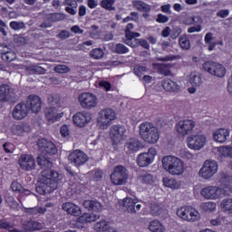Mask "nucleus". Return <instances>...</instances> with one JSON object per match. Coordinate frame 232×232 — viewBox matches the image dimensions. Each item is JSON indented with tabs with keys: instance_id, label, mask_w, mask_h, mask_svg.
<instances>
[{
	"instance_id": "obj_1",
	"label": "nucleus",
	"mask_w": 232,
	"mask_h": 232,
	"mask_svg": "<svg viewBox=\"0 0 232 232\" xmlns=\"http://www.w3.org/2000/svg\"><path fill=\"white\" fill-rule=\"evenodd\" d=\"M37 162L41 168L47 169H44L41 173L36 191L40 193V195H48L57 189L59 182L63 180V175L49 169L52 168V162L44 156H38Z\"/></svg>"
},
{
	"instance_id": "obj_2",
	"label": "nucleus",
	"mask_w": 232,
	"mask_h": 232,
	"mask_svg": "<svg viewBox=\"0 0 232 232\" xmlns=\"http://www.w3.org/2000/svg\"><path fill=\"white\" fill-rule=\"evenodd\" d=\"M221 185L220 187L217 186H208L201 189L200 195L206 200H218L224 197H229L232 193V177L231 176H223L220 178Z\"/></svg>"
},
{
	"instance_id": "obj_3",
	"label": "nucleus",
	"mask_w": 232,
	"mask_h": 232,
	"mask_svg": "<svg viewBox=\"0 0 232 232\" xmlns=\"http://www.w3.org/2000/svg\"><path fill=\"white\" fill-rule=\"evenodd\" d=\"M161 164L163 169L172 177H180L186 171L184 161L174 155L164 156L161 160Z\"/></svg>"
},
{
	"instance_id": "obj_4",
	"label": "nucleus",
	"mask_w": 232,
	"mask_h": 232,
	"mask_svg": "<svg viewBox=\"0 0 232 232\" xmlns=\"http://www.w3.org/2000/svg\"><path fill=\"white\" fill-rule=\"evenodd\" d=\"M140 137L147 144H157L160 139V131L152 123L143 122L140 124Z\"/></svg>"
},
{
	"instance_id": "obj_5",
	"label": "nucleus",
	"mask_w": 232,
	"mask_h": 232,
	"mask_svg": "<svg viewBox=\"0 0 232 232\" xmlns=\"http://www.w3.org/2000/svg\"><path fill=\"white\" fill-rule=\"evenodd\" d=\"M176 215L181 220L190 223L198 222L201 218L200 212L192 206L179 207L176 211Z\"/></svg>"
},
{
	"instance_id": "obj_6",
	"label": "nucleus",
	"mask_w": 232,
	"mask_h": 232,
	"mask_svg": "<svg viewBox=\"0 0 232 232\" xmlns=\"http://www.w3.org/2000/svg\"><path fill=\"white\" fill-rule=\"evenodd\" d=\"M208 144V138L202 133H192L189 134L186 139V145L188 150L193 151H200Z\"/></svg>"
},
{
	"instance_id": "obj_7",
	"label": "nucleus",
	"mask_w": 232,
	"mask_h": 232,
	"mask_svg": "<svg viewBox=\"0 0 232 232\" xmlns=\"http://www.w3.org/2000/svg\"><path fill=\"white\" fill-rule=\"evenodd\" d=\"M117 114L112 109L107 108L101 110L98 113L97 126L102 130H107L111 124L112 121H115Z\"/></svg>"
},
{
	"instance_id": "obj_8",
	"label": "nucleus",
	"mask_w": 232,
	"mask_h": 232,
	"mask_svg": "<svg viewBox=\"0 0 232 232\" xmlns=\"http://www.w3.org/2000/svg\"><path fill=\"white\" fill-rule=\"evenodd\" d=\"M109 137L113 148H118L126 140V127L122 125H112L110 129Z\"/></svg>"
},
{
	"instance_id": "obj_9",
	"label": "nucleus",
	"mask_w": 232,
	"mask_h": 232,
	"mask_svg": "<svg viewBox=\"0 0 232 232\" xmlns=\"http://www.w3.org/2000/svg\"><path fill=\"white\" fill-rule=\"evenodd\" d=\"M203 70L207 72V73H209L218 79L226 77V73L227 72L224 64L213 61L205 62L203 63Z\"/></svg>"
},
{
	"instance_id": "obj_10",
	"label": "nucleus",
	"mask_w": 232,
	"mask_h": 232,
	"mask_svg": "<svg viewBox=\"0 0 232 232\" xmlns=\"http://www.w3.org/2000/svg\"><path fill=\"white\" fill-rule=\"evenodd\" d=\"M218 172V163L213 160H207L203 167L199 169L198 175L205 180H209L212 177H215Z\"/></svg>"
},
{
	"instance_id": "obj_11",
	"label": "nucleus",
	"mask_w": 232,
	"mask_h": 232,
	"mask_svg": "<svg viewBox=\"0 0 232 232\" xmlns=\"http://www.w3.org/2000/svg\"><path fill=\"white\" fill-rule=\"evenodd\" d=\"M157 149L151 147L148 150L147 152L140 153L137 156V165L140 168H148V166H150V164L155 162V157H157Z\"/></svg>"
},
{
	"instance_id": "obj_12",
	"label": "nucleus",
	"mask_w": 232,
	"mask_h": 232,
	"mask_svg": "<svg viewBox=\"0 0 232 232\" xmlns=\"http://www.w3.org/2000/svg\"><path fill=\"white\" fill-rule=\"evenodd\" d=\"M111 180L114 186H122L128 182V169L124 166L115 167L111 174Z\"/></svg>"
},
{
	"instance_id": "obj_13",
	"label": "nucleus",
	"mask_w": 232,
	"mask_h": 232,
	"mask_svg": "<svg viewBox=\"0 0 232 232\" xmlns=\"http://www.w3.org/2000/svg\"><path fill=\"white\" fill-rule=\"evenodd\" d=\"M196 126L197 122L192 119H183L176 124V131H178L179 135L181 137H186V135H189V133L193 131Z\"/></svg>"
},
{
	"instance_id": "obj_14",
	"label": "nucleus",
	"mask_w": 232,
	"mask_h": 232,
	"mask_svg": "<svg viewBox=\"0 0 232 232\" xmlns=\"http://www.w3.org/2000/svg\"><path fill=\"white\" fill-rule=\"evenodd\" d=\"M101 216L99 214H90L85 213L81 217L77 218L76 220L70 221L71 227H78L79 229L84 227V224H90L92 222H95V220H99Z\"/></svg>"
},
{
	"instance_id": "obj_15",
	"label": "nucleus",
	"mask_w": 232,
	"mask_h": 232,
	"mask_svg": "<svg viewBox=\"0 0 232 232\" xmlns=\"http://www.w3.org/2000/svg\"><path fill=\"white\" fill-rule=\"evenodd\" d=\"M78 101L82 108H86L87 110H92V108H95L98 104L97 96L91 92L81 93Z\"/></svg>"
},
{
	"instance_id": "obj_16",
	"label": "nucleus",
	"mask_w": 232,
	"mask_h": 232,
	"mask_svg": "<svg viewBox=\"0 0 232 232\" xmlns=\"http://www.w3.org/2000/svg\"><path fill=\"white\" fill-rule=\"evenodd\" d=\"M231 136V130L227 127H220L212 132V138L217 144H224L227 142V139Z\"/></svg>"
},
{
	"instance_id": "obj_17",
	"label": "nucleus",
	"mask_w": 232,
	"mask_h": 232,
	"mask_svg": "<svg viewBox=\"0 0 232 232\" xmlns=\"http://www.w3.org/2000/svg\"><path fill=\"white\" fill-rule=\"evenodd\" d=\"M69 160L73 166H83L88 162V155L82 150H76L69 155Z\"/></svg>"
},
{
	"instance_id": "obj_18",
	"label": "nucleus",
	"mask_w": 232,
	"mask_h": 232,
	"mask_svg": "<svg viewBox=\"0 0 232 232\" xmlns=\"http://www.w3.org/2000/svg\"><path fill=\"white\" fill-rule=\"evenodd\" d=\"M19 168L24 171H32L35 169V159L32 155L23 154L18 160Z\"/></svg>"
},
{
	"instance_id": "obj_19",
	"label": "nucleus",
	"mask_w": 232,
	"mask_h": 232,
	"mask_svg": "<svg viewBox=\"0 0 232 232\" xmlns=\"http://www.w3.org/2000/svg\"><path fill=\"white\" fill-rule=\"evenodd\" d=\"M45 117L49 122H57L64 117V111H61V107H50L45 110Z\"/></svg>"
},
{
	"instance_id": "obj_20",
	"label": "nucleus",
	"mask_w": 232,
	"mask_h": 232,
	"mask_svg": "<svg viewBox=\"0 0 232 232\" xmlns=\"http://www.w3.org/2000/svg\"><path fill=\"white\" fill-rule=\"evenodd\" d=\"M72 121L75 126L83 128V126H86V124L92 121V114L85 111H80L73 115Z\"/></svg>"
},
{
	"instance_id": "obj_21",
	"label": "nucleus",
	"mask_w": 232,
	"mask_h": 232,
	"mask_svg": "<svg viewBox=\"0 0 232 232\" xmlns=\"http://www.w3.org/2000/svg\"><path fill=\"white\" fill-rule=\"evenodd\" d=\"M62 209L67 213V215H71V217H81L82 213L81 207L73 202L63 203Z\"/></svg>"
},
{
	"instance_id": "obj_22",
	"label": "nucleus",
	"mask_w": 232,
	"mask_h": 232,
	"mask_svg": "<svg viewBox=\"0 0 232 232\" xmlns=\"http://www.w3.org/2000/svg\"><path fill=\"white\" fill-rule=\"evenodd\" d=\"M15 97V92L8 84H3L0 86V101L2 102H8Z\"/></svg>"
},
{
	"instance_id": "obj_23",
	"label": "nucleus",
	"mask_w": 232,
	"mask_h": 232,
	"mask_svg": "<svg viewBox=\"0 0 232 232\" xmlns=\"http://www.w3.org/2000/svg\"><path fill=\"white\" fill-rule=\"evenodd\" d=\"M38 147L40 151H45V153H48L49 155H55V153H57V148L55 147V144L46 139L39 140Z\"/></svg>"
},
{
	"instance_id": "obj_24",
	"label": "nucleus",
	"mask_w": 232,
	"mask_h": 232,
	"mask_svg": "<svg viewBox=\"0 0 232 232\" xmlns=\"http://www.w3.org/2000/svg\"><path fill=\"white\" fill-rule=\"evenodd\" d=\"M219 160L223 159H232V145H221L214 149Z\"/></svg>"
},
{
	"instance_id": "obj_25",
	"label": "nucleus",
	"mask_w": 232,
	"mask_h": 232,
	"mask_svg": "<svg viewBox=\"0 0 232 232\" xmlns=\"http://www.w3.org/2000/svg\"><path fill=\"white\" fill-rule=\"evenodd\" d=\"M120 204L126 208L127 213H130V215H135L137 213L135 206L139 204V198H132L127 197L122 200H120Z\"/></svg>"
},
{
	"instance_id": "obj_26",
	"label": "nucleus",
	"mask_w": 232,
	"mask_h": 232,
	"mask_svg": "<svg viewBox=\"0 0 232 232\" xmlns=\"http://www.w3.org/2000/svg\"><path fill=\"white\" fill-rule=\"evenodd\" d=\"M28 115V105L26 103H18L13 110V117L16 121H21Z\"/></svg>"
},
{
	"instance_id": "obj_27",
	"label": "nucleus",
	"mask_w": 232,
	"mask_h": 232,
	"mask_svg": "<svg viewBox=\"0 0 232 232\" xmlns=\"http://www.w3.org/2000/svg\"><path fill=\"white\" fill-rule=\"evenodd\" d=\"M26 102L33 113H39L41 111V98L39 96L30 95Z\"/></svg>"
},
{
	"instance_id": "obj_28",
	"label": "nucleus",
	"mask_w": 232,
	"mask_h": 232,
	"mask_svg": "<svg viewBox=\"0 0 232 232\" xmlns=\"http://www.w3.org/2000/svg\"><path fill=\"white\" fill-rule=\"evenodd\" d=\"M162 87L165 92H169V93H179L180 92L179 83L171 80H164L162 82Z\"/></svg>"
},
{
	"instance_id": "obj_29",
	"label": "nucleus",
	"mask_w": 232,
	"mask_h": 232,
	"mask_svg": "<svg viewBox=\"0 0 232 232\" xmlns=\"http://www.w3.org/2000/svg\"><path fill=\"white\" fill-rule=\"evenodd\" d=\"M83 208L88 211H94L96 213L102 211V205L97 200L87 199L83 201Z\"/></svg>"
},
{
	"instance_id": "obj_30",
	"label": "nucleus",
	"mask_w": 232,
	"mask_h": 232,
	"mask_svg": "<svg viewBox=\"0 0 232 232\" xmlns=\"http://www.w3.org/2000/svg\"><path fill=\"white\" fill-rule=\"evenodd\" d=\"M124 43L127 46H130V48H137V46H142L145 50H150V44L144 39H131V40H124Z\"/></svg>"
},
{
	"instance_id": "obj_31",
	"label": "nucleus",
	"mask_w": 232,
	"mask_h": 232,
	"mask_svg": "<svg viewBox=\"0 0 232 232\" xmlns=\"http://www.w3.org/2000/svg\"><path fill=\"white\" fill-rule=\"evenodd\" d=\"M148 229L150 232H166V227L159 219L150 221Z\"/></svg>"
},
{
	"instance_id": "obj_32",
	"label": "nucleus",
	"mask_w": 232,
	"mask_h": 232,
	"mask_svg": "<svg viewBox=\"0 0 232 232\" xmlns=\"http://www.w3.org/2000/svg\"><path fill=\"white\" fill-rule=\"evenodd\" d=\"M125 150L130 153L133 151H139L140 150V141H139L136 138L130 139L125 144Z\"/></svg>"
},
{
	"instance_id": "obj_33",
	"label": "nucleus",
	"mask_w": 232,
	"mask_h": 232,
	"mask_svg": "<svg viewBox=\"0 0 232 232\" xmlns=\"http://www.w3.org/2000/svg\"><path fill=\"white\" fill-rule=\"evenodd\" d=\"M162 182L165 188H169L170 189H180V186H182L180 181L173 178H163Z\"/></svg>"
},
{
	"instance_id": "obj_34",
	"label": "nucleus",
	"mask_w": 232,
	"mask_h": 232,
	"mask_svg": "<svg viewBox=\"0 0 232 232\" xmlns=\"http://www.w3.org/2000/svg\"><path fill=\"white\" fill-rule=\"evenodd\" d=\"M189 82L194 87H198L202 84V75L200 72L194 71L190 73Z\"/></svg>"
},
{
	"instance_id": "obj_35",
	"label": "nucleus",
	"mask_w": 232,
	"mask_h": 232,
	"mask_svg": "<svg viewBox=\"0 0 232 232\" xmlns=\"http://www.w3.org/2000/svg\"><path fill=\"white\" fill-rule=\"evenodd\" d=\"M11 189L14 193H19L20 195H30V190L24 189L23 185L17 181H13L11 184Z\"/></svg>"
},
{
	"instance_id": "obj_36",
	"label": "nucleus",
	"mask_w": 232,
	"mask_h": 232,
	"mask_svg": "<svg viewBox=\"0 0 232 232\" xmlns=\"http://www.w3.org/2000/svg\"><path fill=\"white\" fill-rule=\"evenodd\" d=\"M220 208L224 213H229V215H232V198H224L220 203Z\"/></svg>"
},
{
	"instance_id": "obj_37",
	"label": "nucleus",
	"mask_w": 232,
	"mask_h": 232,
	"mask_svg": "<svg viewBox=\"0 0 232 232\" xmlns=\"http://www.w3.org/2000/svg\"><path fill=\"white\" fill-rule=\"evenodd\" d=\"M131 30H133V24H128L125 29V41H132L135 37H140L139 33H133Z\"/></svg>"
},
{
	"instance_id": "obj_38",
	"label": "nucleus",
	"mask_w": 232,
	"mask_h": 232,
	"mask_svg": "<svg viewBox=\"0 0 232 232\" xmlns=\"http://www.w3.org/2000/svg\"><path fill=\"white\" fill-rule=\"evenodd\" d=\"M132 5L136 10H139L140 12H150L151 10V7L150 5L140 1V0H135L132 2Z\"/></svg>"
},
{
	"instance_id": "obj_39",
	"label": "nucleus",
	"mask_w": 232,
	"mask_h": 232,
	"mask_svg": "<svg viewBox=\"0 0 232 232\" xmlns=\"http://www.w3.org/2000/svg\"><path fill=\"white\" fill-rule=\"evenodd\" d=\"M48 103L50 104L51 108H63L61 104V99L57 94H52L48 97Z\"/></svg>"
},
{
	"instance_id": "obj_40",
	"label": "nucleus",
	"mask_w": 232,
	"mask_h": 232,
	"mask_svg": "<svg viewBox=\"0 0 232 232\" xmlns=\"http://www.w3.org/2000/svg\"><path fill=\"white\" fill-rule=\"evenodd\" d=\"M24 213L27 215H33V217H35V215H43L44 213H46V208L42 207H34V208H24Z\"/></svg>"
},
{
	"instance_id": "obj_41",
	"label": "nucleus",
	"mask_w": 232,
	"mask_h": 232,
	"mask_svg": "<svg viewBox=\"0 0 232 232\" xmlns=\"http://www.w3.org/2000/svg\"><path fill=\"white\" fill-rule=\"evenodd\" d=\"M12 131L14 135H23L24 132L30 131V126L16 124L12 127Z\"/></svg>"
},
{
	"instance_id": "obj_42",
	"label": "nucleus",
	"mask_w": 232,
	"mask_h": 232,
	"mask_svg": "<svg viewBox=\"0 0 232 232\" xmlns=\"http://www.w3.org/2000/svg\"><path fill=\"white\" fill-rule=\"evenodd\" d=\"M200 208L201 209H203V211L213 213V211H217V203L213 201H208V202L202 203L200 205Z\"/></svg>"
},
{
	"instance_id": "obj_43",
	"label": "nucleus",
	"mask_w": 232,
	"mask_h": 232,
	"mask_svg": "<svg viewBox=\"0 0 232 232\" xmlns=\"http://www.w3.org/2000/svg\"><path fill=\"white\" fill-rule=\"evenodd\" d=\"M109 226H110V223H108V221L102 220L95 223L94 230H96L97 232H105L108 229Z\"/></svg>"
},
{
	"instance_id": "obj_44",
	"label": "nucleus",
	"mask_w": 232,
	"mask_h": 232,
	"mask_svg": "<svg viewBox=\"0 0 232 232\" xmlns=\"http://www.w3.org/2000/svg\"><path fill=\"white\" fill-rule=\"evenodd\" d=\"M179 43L182 50H189V48H191V44H189V39L186 35L180 36Z\"/></svg>"
},
{
	"instance_id": "obj_45",
	"label": "nucleus",
	"mask_w": 232,
	"mask_h": 232,
	"mask_svg": "<svg viewBox=\"0 0 232 232\" xmlns=\"http://www.w3.org/2000/svg\"><path fill=\"white\" fill-rule=\"evenodd\" d=\"M140 182H142V184H153L155 182V179H153V176L150 174L145 173L140 176L139 178Z\"/></svg>"
},
{
	"instance_id": "obj_46",
	"label": "nucleus",
	"mask_w": 232,
	"mask_h": 232,
	"mask_svg": "<svg viewBox=\"0 0 232 232\" xmlns=\"http://www.w3.org/2000/svg\"><path fill=\"white\" fill-rule=\"evenodd\" d=\"M66 15L62 13H54L48 15V19L49 21H51V23H57L58 21H63Z\"/></svg>"
},
{
	"instance_id": "obj_47",
	"label": "nucleus",
	"mask_w": 232,
	"mask_h": 232,
	"mask_svg": "<svg viewBox=\"0 0 232 232\" xmlns=\"http://www.w3.org/2000/svg\"><path fill=\"white\" fill-rule=\"evenodd\" d=\"M179 156L185 160H193V159H195V154L191 153L188 149L181 150L179 151Z\"/></svg>"
},
{
	"instance_id": "obj_48",
	"label": "nucleus",
	"mask_w": 232,
	"mask_h": 232,
	"mask_svg": "<svg viewBox=\"0 0 232 232\" xmlns=\"http://www.w3.org/2000/svg\"><path fill=\"white\" fill-rule=\"evenodd\" d=\"M90 55L92 59H102L104 57V51L101 48H95L91 51Z\"/></svg>"
},
{
	"instance_id": "obj_49",
	"label": "nucleus",
	"mask_w": 232,
	"mask_h": 232,
	"mask_svg": "<svg viewBox=\"0 0 232 232\" xmlns=\"http://www.w3.org/2000/svg\"><path fill=\"white\" fill-rule=\"evenodd\" d=\"M150 213L154 217H158V215H160V204L151 203L150 204Z\"/></svg>"
},
{
	"instance_id": "obj_50",
	"label": "nucleus",
	"mask_w": 232,
	"mask_h": 232,
	"mask_svg": "<svg viewBox=\"0 0 232 232\" xmlns=\"http://www.w3.org/2000/svg\"><path fill=\"white\" fill-rule=\"evenodd\" d=\"M113 5H115V1L113 0L102 1V8H105V10H115V7H113Z\"/></svg>"
},
{
	"instance_id": "obj_51",
	"label": "nucleus",
	"mask_w": 232,
	"mask_h": 232,
	"mask_svg": "<svg viewBox=\"0 0 232 232\" xmlns=\"http://www.w3.org/2000/svg\"><path fill=\"white\" fill-rule=\"evenodd\" d=\"M89 35L90 37H92V39H95V37H99V35H101V31L99 30V26L92 25L91 31L89 32Z\"/></svg>"
},
{
	"instance_id": "obj_52",
	"label": "nucleus",
	"mask_w": 232,
	"mask_h": 232,
	"mask_svg": "<svg viewBox=\"0 0 232 232\" xmlns=\"http://www.w3.org/2000/svg\"><path fill=\"white\" fill-rule=\"evenodd\" d=\"M146 72H148V68H146L145 66H136L134 68V73L140 79V77H142V75H144V73H146Z\"/></svg>"
},
{
	"instance_id": "obj_53",
	"label": "nucleus",
	"mask_w": 232,
	"mask_h": 232,
	"mask_svg": "<svg viewBox=\"0 0 232 232\" xmlns=\"http://www.w3.org/2000/svg\"><path fill=\"white\" fill-rule=\"evenodd\" d=\"M5 202L13 209H17V208L19 207V204H17V201H15V198H14V197H6Z\"/></svg>"
},
{
	"instance_id": "obj_54",
	"label": "nucleus",
	"mask_w": 232,
	"mask_h": 232,
	"mask_svg": "<svg viewBox=\"0 0 232 232\" xmlns=\"http://www.w3.org/2000/svg\"><path fill=\"white\" fill-rule=\"evenodd\" d=\"M3 61H8L9 63L15 59V53L8 51L2 55Z\"/></svg>"
},
{
	"instance_id": "obj_55",
	"label": "nucleus",
	"mask_w": 232,
	"mask_h": 232,
	"mask_svg": "<svg viewBox=\"0 0 232 232\" xmlns=\"http://www.w3.org/2000/svg\"><path fill=\"white\" fill-rule=\"evenodd\" d=\"M211 226H222L227 224V221L224 220V218L218 217L210 221Z\"/></svg>"
},
{
	"instance_id": "obj_56",
	"label": "nucleus",
	"mask_w": 232,
	"mask_h": 232,
	"mask_svg": "<svg viewBox=\"0 0 232 232\" xmlns=\"http://www.w3.org/2000/svg\"><path fill=\"white\" fill-rule=\"evenodd\" d=\"M115 52L116 53H128V52H130V49H128V47H126L122 44H118L116 45Z\"/></svg>"
},
{
	"instance_id": "obj_57",
	"label": "nucleus",
	"mask_w": 232,
	"mask_h": 232,
	"mask_svg": "<svg viewBox=\"0 0 232 232\" xmlns=\"http://www.w3.org/2000/svg\"><path fill=\"white\" fill-rule=\"evenodd\" d=\"M10 28H12V30H21L23 28H24V24L21 23V22H10L9 24Z\"/></svg>"
},
{
	"instance_id": "obj_58",
	"label": "nucleus",
	"mask_w": 232,
	"mask_h": 232,
	"mask_svg": "<svg viewBox=\"0 0 232 232\" xmlns=\"http://www.w3.org/2000/svg\"><path fill=\"white\" fill-rule=\"evenodd\" d=\"M54 72L57 73H68V72H70V68H68L66 65H57L54 68Z\"/></svg>"
},
{
	"instance_id": "obj_59",
	"label": "nucleus",
	"mask_w": 232,
	"mask_h": 232,
	"mask_svg": "<svg viewBox=\"0 0 232 232\" xmlns=\"http://www.w3.org/2000/svg\"><path fill=\"white\" fill-rule=\"evenodd\" d=\"M60 133L62 137H69L70 136V128L68 125H63L60 128Z\"/></svg>"
},
{
	"instance_id": "obj_60",
	"label": "nucleus",
	"mask_w": 232,
	"mask_h": 232,
	"mask_svg": "<svg viewBox=\"0 0 232 232\" xmlns=\"http://www.w3.org/2000/svg\"><path fill=\"white\" fill-rule=\"evenodd\" d=\"M99 86L100 88H103V90H106V92H110V90H111V83H110V82H99Z\"/></svg>"
},
{
	"instance_id": "obj_61",
	"label": "nucleus",
	"mask_w": 232,
	"mask_h": 232,
	"mask_svg": "<svg viewBox=\"0 0 232 232\" xmlns=\"http://www.w3.org/2000/svg\"><path fill=\"white\" fill-rule=\"evenodd\" d=\"M169 21V18L162 14H159L156 19V22L160 24L168 23Z\"/></svg>"
},
{
	"instance_id": "obj_62",
	"label": "nucleus",
	"mask_w": 232,
	"mask_h": 232,
	"mask_svg": "<svg viewBox=\"0 0 232 232\" xmlns=\"http://www.w3.org/2000/svg\"><path fill=\"white\" fill-rule=\"evenodd\" d=\"M218 17H221L222 19H226V17H227V15H229V10L227 9H223L220 10L217 13Z\"/></svg>"
},
{
	"instance_id": "obj_63",
	"label": "nucleus",
	"mask_w": 232,
	"mask_h": 232,
	"mask_svg": "<svg viewBox=\"0 0 232 232\" xmlns=\"http://www.w3.org/2000/svg\"><path fill=\"white\" fill-rule=\"evenodd\" d=\"M215 40V38L213 37V33H208L205 35V43L206 44H209L211 43H214L213 41Z\"/></svg>"
},
{
	"instance_id": "obj_64",
	"label": "nucleus",
	"mask_w": 232,
	"mask_h": 232,
	"mask_svg": "<svg viewBox=\"0 0 232 232\" xmlns=\"http://www.w3.org/2000/svg\"><path fill=\"white\" fill-rule=\"evenodd\" d=\"M161 12H163V14H171V5L167 4L165 5H161Z\"/></svg>"
}]
</instances>
